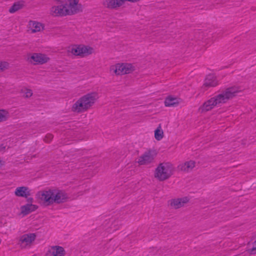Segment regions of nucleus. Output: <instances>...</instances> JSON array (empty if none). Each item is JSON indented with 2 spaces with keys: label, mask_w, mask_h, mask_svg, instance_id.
<instances>
[{
  "label": "nucleus",
  "mask_w": 256,
  "mask_h": 256,
  "mask_svg": "<svg viewBox=\"0 0 256 256\" xmlns=\"http://www.w3.org/2000/svg\"><path fill=\"white\" fill-rule=\"evenodd\" d=\"M58 4L50 9V13L55 16H72L82 11V4L80 0H54Z\"/></svg>",
  "instance_id": "f257e3e1"
},
{
  "label": "nucleus",
  "mask_w": 256,
  "mask_h": 256,
  "mask_svg": "<svg viewBox=\"0 0 256 256\" xmlns=\"http://www.w3.org/2000/svg\"><path fill=\"white\" fill-rule=\"evenodd\" d=\"M240 91L237 87L228 88L205 102L199 107L198 111L200 113H204L210 110L218 104L226 103L228 100L236 96Z\"/></svg>",
  "instance_id": "f03ea898"
},
{
  "label": "nucleus",
  "mask_w": 256,
  "mask_h": 256,
  "mask_svg": "<svg viewBox=\"0 0 256 256\" xmlns=\"http://www.w3.org/2000/svg\"><path fill=\"white\" fill-rule=\"evenodd\" d=\"M96 92L88 93L80 98L73 104L72 109L76 112H84L90 108L98 99Z\"/></svg>",
  "instance_id": "7ed1b4c3"
},
{
  "label": "nucleus",
  "mask_w": 256,
  "mask_h": 256,
  "mask_svg": "<svg viewBox=\"0 0 256 256\" xmlns=\"http://www.w3.org/2000/svg\"><path fill=\"white\" fill-rule=\"evenodd\" d=\"M174 167L170 162H164L159 164L154 171V177L160 181L170 178L174 174Z\"/></svg>",
  "instance_id": "20e7f679"
},
{
  "label": "nucleus",
  "mask_w": 256,
  "mask_h": 256,
  "mask_svg": "<svg viewBox=\"0 0 256 256\" xmlns=\"http://www.w3.org/2000/svg\"><path fill=\"white\" fill-rule=\"evenodd\" d=\"M134 70V65L128 62H117L112 65L110 68V72L116 76L128 74Z\"/></svg>",
  "instance_id": "39448f33"
},
{
  "label": "nucleus",
  "mask_w": 256,
  "mask_h": 256,
  "mask_svg": "<svg viewBox=\"0 0 256 256\" xmlns=\"http://www.w3.org/2000/svg\"><path fill=\"white\" fill-rule=\"evenodd\" d=\"M36 198L40 204L48 206L53 204L52 192L50 188H46L37 192Z\"/></svg>",
  "instance_id": "423d86ee"
},
{
  "label": "nucleus",
  "mask_w": 256,
  "mask_h": 256,
  "mask_svg": "<svg viewBox=\"0 0 256 256\" xmlns=\"http://www.w3.org/2000/svg\"><path fill=\"white\" fill-rule=\"evenodd\" d=\"M68 51L74 56H84L93 53L94 49L83 44H75L70 46Z\"/></svg>",
  "instance_id": "0eeeda50"
},
{
  "label": "nucleus",
  "mask_w": 256,
  "mask_h": 256,
  "mask_svg": "<svg viewBox=\"0 0 256 256\" xmlns=\"http://www.w3.org/2000/svg\"><path fill=\"white\" fill-rule=\"evenodd\" d=\"M156 156L154 150H148L139 156L136 162L139 165H147L152 162Z\"/></svg>",
  "instance_id": "6e6552de"
},
{
  "label": "nucleus",
  "mask_w": 256,
  "mask_h": 256,
  "mask_svg": "<svg viewBox=\"0 0 256 256\" xmlns=\"http://www.w3.org/2000/svg\"><path fill=\"white\" fill-rule=\"evenodd\" d=\"M36 235L34 232L26 233L20 236L19 242L23 247L30 246L35 241Z\"/></svg>",
  "instance_id": "1a4fd4ad"
},
{
  "label": "nucleus",
  "mask_w": 256,
  "mask_h": 256,
  "mask_svg": "<svg viewBox=\"0 0 256 256\" xmlns=\"http://www.w3.org/2000/svg\"><path fill=\"white\" fill-rule=\"evenodd\" d=\"M52 200L54 203H62L64 202L68 198L66 192L61 190L58 188H52Z\"/></svg>",
  "instance_id": "9d476101"
},
{
  "label": "nucleus",
  "mask_w": 256,
  "mask_h": 256,
  "mask_svg": "<svg viewBox=\"0 0 256 256\" xmlns=\"http://www.w3.org/2000/svg\"><path fill=\"white\" fill-rule=\"evenodd\" d=\"M28 59L31 62L34 64H43L49 60V58L46 55L40 53L32 54Z\"/></svg>",
  "instance_id": "9b49d317"
},
{
  "label": "nucleus",
  "mask_w": 256,
  "mask_h": 256,
  "mask_svg": "<svg viewBox=\"0 0 256 256\" xmlns=\"http://www.w3.org/2000/svg\"><path fill=\"white\" fill-rule=\"evenodd\" d=\"M28 30L30 33L39 32L44 28V25L36 20H30L27 25Z\"/></svg>",
  "instance_id": "f8f14e48"
},
{
  "label": "nucleus",
  "mask_w": 256,
  "mask_h": 256,
  "mask_svg": "<svg viewBox=\"0 0 256 256\" xmlns=\"http://www.w3.org/2000/svg\"><path fill=\"white\" fill-rule=\"evenodd\" d=\"M65 250L60 246H51L48 248L46 253V256H64Z\"/></svg>",
  "instance_id": "ddd939ff"
},
{
  "label": "nucleus",
  "mask_w": 256,
  "mask_h": 256,
  "mask_svg": "<svg viewBox=\"0 0 256 256\" xmlns=\"http://www.w3.org/2000/svg\"><path fill=\"white\" fill-rule=\"evenodd\" d=\"M14 194L17 197L27 198L31 195V190L28 186H20L15 188Z\"/></svg>",
  "instance_id": "4468645a"
},
{
  "label": "nucleus",
  "mask_w": 256,
  "mask_h": 256,
  "mask_svg": "<svg viewBox=\"0 0 256 256\" xmlns=\"http://www.w3.org/2000/svg\"><path fill=\"white\" fill-rule=\"evenodd\" d=\"M196 166V162L194 160H190L186 161L180 164L178 168L179 170L184 172H190Z\"/></svg>",
  "instance_id": "2eb2a0df"
},
{
  "label": "nucleus",
  "mask_w": 256,
  "mask_h": 256,
  "mask_svg": "<svg viewBox=\"0 0 256 256\" xmlns=\"http://www.w3.org/2000/svg\"><path fill=\"white\" fill-rule=\"evenodd\" d=\"M188 200H189L187 197L173 199L170 201V204L174 208H178L184 206Z\"/></svg>",
  "instance_id": "dca6fc26"
},
{
  "label": "nucleus",
  "mask_w": 256,
  "mask_h": 256,
  "mask_svg": "<svg viewBox=\"0 0 256 256\" xmlns=\"http://www.w3.org/2000/svg\"><path fill=\"white\" fill-rule=\"evenodd\" d=\"M38 208V206L36 204H27L20 206V210L21 214L24 216H26L32 212L35 211Z\"/></svg>",
  "instance_id": "f3484780"
},
{
  "label": "nucleus",
  "mask_w": 256,
  "mask_h": 256,
  "mask_svg": "<svg viewBox=\"0 0 256 256\" xmlns=\"http://www.w3.org/2000/svg\"><path fill=\"white\" fill-rule=\"evenodd\" d=\"M218 84V82L216 77L214 75L208 76L204 84V86L206 87L215 86Z\"/></svg>",
  "instance_id": "a211bd4d"
},
{
  "label": "nucleus",
  "mask_w": 256,
  "mask_h": 256,
  "mask_svg": "<svg viewBox=\"0 0 256 256\" xmlns=\"http://www.w3.org/2000/svg\"><path fill=\"white\" fill-rule=\"evenodd\" d=\"M24 6V0H19L14 2L12 5L9 8L8 12L10 14H14L18 10H21Z\"/></svg>",
  "instance_id": "6ab92c4d"
},
{
  "label": "nucleus",
  "mask_w": 256,
  "mask_h": 256,
  "mask_svg": "<svg viewBox=\"0 0 256 256\" xmlns=\"http://www.w3.org/2000/svg\"><path fill=\"white\" fill-rule=\"evenodd\" d=\"M179 103V99L172 96H167L164 100V105L168 107L176 106Z\"/></svg>",
  "instance_id": "aec40b11"
},
{
  "label": "nucleus",
  "mask_w": 256,
  "mask_h": 256,
  "mask_svg": "<svg viewBox=\"0 0 256 256\" xmlns=\"http://www.w3.org/2000/svg\"><path fill=\"white\" fill-rule=\"evenodd\" d=\"M154 132V138L157 141L162 140L164 137V132L160 124L156 127Z\"/></svg>",
  "instance_id": "412c9836"
},
{
  "label": "nucleus",
  "mask_w": 256,
  "mask_h": 256,
  "mask_svg": "<svg viewBox=\"0 0 256 256\" xmlns=\"http://www.w3.org/2000/svg\"><path fill=\"white\" fill-rule=\"evenodd\" d=\"M103 4L106 7L111 8L120 6L118 0H104Z\"/></svg>",
  "instance_id": "4be33fe9"
},
{
  "label": "nucleus",
  "mask_w": 256,
  "mask_h": 256,
  "mask_svg": "<svg viewBox=\"0 0 256 256\" xmlns=\"http://www.w3.org/2000/svg\"><path fill=\"white\" fill-rule=\"evenodd\" d=\"M9 117L8 112L5 110H0V122L6 120Z\"/></svg>",
  "instance_id": "5701e85b"
},
{
  "label": "nucleus",
  "mask_w": 256,
  "mask_h": 256,
  "mask_svg": "<svg viewBox=\"0 0 256 256\" xmlns=\"http://www.w3.org/2000/svg\"><path fill=\"white\" fill-rule=\"evenodd\" d=\"M21 92L24 96L30 98L32 95V90L28 88H24L22 89Z\"/></svg>",
  "instance_id": "b1692460"
},
{
  "label": "nucleus",
  "mask_w": 256,
  "mask_h": 256,
  "mask_svg": "<svg viewBox=\"0 0 256 256\" xmlns=\"http://www.w3.org/2000/svg\"><path fill=\"white\" fill-rule=\"evenodd\" d=\"M8 68V62L6 61L0 60V72Z\"/></svg>",
  "instance_id": "393cba45"
},
{
  "label": "nucleus",
  "mask_w": 256,
  "mask_h": 256,
  "mask_svg": "<svg viewBox=\"0 0 256 256\" xmlns=\"http://www.w3.org/2000/svg\"><path fill=\"white\" fill-rule=\"evenodd\" d=\"M52 138V136L50 134H47L46 136V138L44 139V140L47 142H49Z\"/></svg>",
  "instance_id": "a878e982"
},
{
  "label": "nucleus",
  "mask_w": 256,
  "mask_h": 256,
  "mask_svg": "<svg viewBox=\"0 0 256 256\" xmlns=\"http://www.w3.org/2000/svg\"><path fill=\"white\" fill-rule=\"evenodd\" d=\"M252 250V252H256V240L254 243Z\"/></svg>",
  "instance_id": "bb28decb"
},
{
  "label": "nucleus",
  "mask_w": 256,
  "mask_h": 256,
  "mask_svg": "<svg viewBox=\"0 0 256 256\" xmlns=\"http://www.w3.org/2000/svg\"><path fill=\"white\" fill-rule=\"evenodd\" d=\"M118 1L120 4V6H122L124 4V2H127L128 0H118Z\"/></svg>",
  "instance_id": "cd10ccee"
},
{
  "label": "nucleus",
  "mask_w": 256,
  "mask_h": 256,
  "mask_svg": "<svg viewBox=\"0 0 256 256\" xmlns=\"http://www.w3.org/2000/svg\"><path fill=\"white\" fill-rule=\"evenodd\" d=\"M140 0H128V2H137L138 1H139Z\"/></svg>",
  "instance_id": "c85d7f7f"
}]
</instances>
